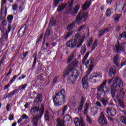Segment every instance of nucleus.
<instances>
[{
  "label": "nucleus",
  "mask_w": 126,
  "mask_h": 126,
  "mask_svg": "<svg viewBox=\"0 0 126 126\" xmlns=\"http://www.w3.org/2000/svg\"><path fill=\"white\" fill-rule=\"evenodd\" d=\"M88 56H89V52L86 53L82 60L83 64H85L86 67H88L89 66L88 70L87 71V75L90 74V72L92 71V69H93V67L94 66V59L93 58L91 57L87 63L85 62L86 59L88 58Z\"/></svg>",
  "instance_id": "nucleus-4"
},
{
  "label": "nucleus",
  "mask_w": 126,
  "mask_h": 126,
  "mask_svg": "<svg viewBox=\"0 0 126 126\" xmlns=\"http://www.w3.org/2000/svg\"><path fill=\"white\" fill-rule=\"evenodd\" d=\"M84 18V21H86L88 18V12L84 13L82 11L79 12L76 18V22L77 24H79L82 19Z\"/></svg>",
  "instance_id": "nucleus-6"
},
{
  "label": "nucleus",
  "mask_w": 126,
  "mask_h": 126,
  "mask_svg": "<svg viewBox=\"0 0 126 126\" xmlns=\"http://www.w3.org/2000/svg\"><path fill=\"white\" fill-rule=\"evenodd\" d=\"M8 38V34H7V31H6L1 36L0 39L2 41H7Z\"/></svg>",
  "instance_id": "nucleus-30"
},
{
  "label": "nucleus",
  "mask_w": 126,
  "mask_h": 126,
  "mask_svg": "<svg viewBox=\"0 0 126 126\" xmlns=\"http://www.w3.org/2000/svg\"><path fill=\"white\" fill-rule=\"evenodd\" d=\"M98 123L101 125H103V126H106V125H108V123L107 122V119L105 116H104V113L101 112L100 113V116L98 118Z\"/></svg>",
  "instance_id": "nucleus-10"
},
{
  "label": "nucleus",
  "mask_w": 126,
  "mask_h": 126,
  "mask_svg": "<svg viewBox=\"0 0 126 126\" xmlns=\"http://www.w3.org/2000/svg\"><path fill=\"white\" fill-rule=\"evenodd\" d=\"M82 85L84 89H87L88 88V77L87 75H85L82 78Z\"/></svg>",
  "instance_id": "nucleus-14"
},
{
  "label": "nucleus",
  "mask_w": 126,
  "mask_h": 126,
  "mask_svg": "<svg viewBox=\"0 0 126 126\" xmlns=\"http://www.w3.org/2000/svg\"><path fill=\"white\" fill-rule=\"evenodd\" d=\"M120 120L121 121L122 123H123V124H125V125H126V118L122 116L121 117V119Z\"/></svg>",
  "instance_id": "nucleus-55"
},
{
  "label": "nucleus",
  "mask_w": 126,
  "mask_h": 126,
  "mask_svg": "<svg viewBox=\"0 0 126 126\" xmlns=\"http://www.w3.org/2000/svg\"><path fill=\"white\" fill-rule=\"evenodd\" d=\"M12 9L13 10H16V9H17V5L16 4H14V5L12 6Z\"/></svg>",
  "instance_id": "nucleus-64"
},
{
  "label": "nucleus",
  "mask_w": 126,
  "mask_h": 126,
  "mask_svg": "<svg viewBox=\"0 0 126 126\" xmlns=\"http://www.w3.org/2000/svg\"><path fill=\"white\" fill-rule=\"evenodd\" d=\"M121 62V58L119 55L115 56L113 59V63L116 66L118 67L120 65V63Z\"/></svg>",
  "instance_id": "nucleus-19"
},
{
  "label": "nucleus",
  "mask_w": 126,
  "mask_h": 126,
  "mask_svg": "<svg viewBox=\"0 0 126 126\" xmlns=\"http://www.w3.org/2000/svg\"><path fill=\"white\" fill-rule=\"evenodd\" d=\"M12 19H13V15H9L7 17V20H8L9 23H11V22H12Z\"/></svg>",
  "instance_id": "nucleus-52"
},
{
  "label": "nucleus",
  "mask_w": 126,
  "mask_h": 126,
  "mask_svg": "<svg viewBox=\"0 0 126 126\" xmlns=\"http://www.w3.org/2000/svg\"><path fill=\"white\" fill-rule=\"evenodd\" d=\"M67 6V4L66 3H63L61 5H59L57 8V11L58 12H61V11H63L65 7Z\"/></svg>",
  "instance_id": "nucleus-25"
},
{
  "label": "nucleus",
  "mask_w": 126,
  "mask_h": 126,
  "mask_svg": "<svg viewBox=\"0 0 126 126\" xmlns=\"http://www.w3.org/2000/svg\"><path fill=\"white\" fill-rule=\"evenodd\" d=\"M98 41H97V40H95L92 47V52H93L95 50V48L96 47H97Z\"/></svg>",
  "instance_id": "nucleus-42"
},
{
  "label": "nucleus",
  "mask_w": 126,
  "mask_h": 126,
  "mask_svg": "<svg viewBox=\"0 0 126 126\" xmlns=\"http://www.w3.org/2000/svg\"><path fill=\"white\" fill-rule=\"evenodd\" d=\"M84 42V36L81 35L80 33H76L75 35L74 39H71L66 42V46L71 49L80 48Z\"/></svg>",
  "instance_id": "nucleus-2"
},
{
  "label": "nucleus",
  "mask_w": 126,
  "mask_h": 126,
  "mask_svg": "<svg viewBox=\"0 0 126 126\" xmlns=\"http://www.w3.org/2000/svg\"><path fill=\"white\" fill-rule=\"evenodd\" d=\"M92 43H93V38H92V37H91L87 42V45L88 47H90L91 45V44H92Z\"/></svg>",
  "instance_id": "nucleus-45"
},
{
  "label": "nucleus",
  "mask_w": 126,
  "mask_h": 126,
  "mask_svg": "<svg viewBox=\"0 0 126 126\" xmlns=\"http://www.w3.org/2000/svg\"><path fill=\"white\" fill-rule=\"evenodd\" d=\"M106 112L109 116H112V117H114L117 114V111L112 107H107Z\"/></svg>",
  "instance_id": "nucleus-16"
},
{
  "label": "nucleus",
  "mask_w": 126,
  "mask_h": 126,
  "mask_svg": "<svg viewBox=\"0 0 126 126\" xmlns=\"http://www.w3.org/2000/svg\"><path fill=\"white\" fill-rule=\"evenodd\" d=\"M74 123L75 126H85V124L84 123V120L82 118L79 119L78 118H76L74 119Z\"/></svg>",
  "instance_id": "nucleus-12"
},
{
  "label": "nucleus",
  "mask_w": 126,
  "mask_h": 126,
  "mask_svg": "<svg viewBox=\"0 0 126 126\" xmlns=\"http://www.w3.org/2000/svg\"><path fill=\"white\" fill-rule=\"evenodd\" d=\"M14 119V116L12 114H10L8 118L9 120L12 121Z\"/></svg>",
  "instance_id": "nucleus-60"
},
{
  "label": "nucleus",
  "mask_w": 126,
  "mask_h": 126,
  "mask_svg": "<svg viewBox=\"0 0 126 126\" xmlns=\"http://www.w3.org/2000/svg\"><path fill=\"white\" fill-rule=\"evenodd\" d=\"M21 118H22L23 120H25V119H29V117H28L26 114H24L21 117Z\"/></svg>",
  "instance_id": "nucleus-58"
},
{
  "label": "nucleus",
  "mask_w": 126,
  "mask_h": 126,
  "mask_svg": "<svg viewBox=\"0 0 126 126\" xmlns=\"http://www.w3.org/2000/svg\"><path fill=\"white\" fill-rule=\"evenodd\" d=\"M49 25L51 27L54 26V25H56V20H55L54 19H51L49 23Z\"/></svg>",
  "instance_id": "nucleus-51"
},
{
  "label": "nucleus",
  "mask_w": 126,
  "mask_h": 126,
  "mask_svg": "<svg viewBox=\"0 0 126 126\" xmlns=\"http://www.w3.org/2000/svg\"><path fill=\"white\" fill-rule=\"evenodd\" d=\"M17 93V90L15 89L14 91L10 92L9 94H8L6 98H11L14 94H16Z\"/></svg>",
  "instance_id": "nucleus-31"
},
{
  "label": "nucleus",
  "mask_w": 126,
  "mask_h": 126,
  "mask_svg": "<svg viewBox=\"0 0 126 126\" xmlns=\"http://www.w3.org/2000/svg\"><path fill=\"white\" fill-rule=\"evenodd\" d=\"M62 0H54V6H55V7H57V6H58V5L60 2V1Z\"/></svg>",
  "instance_id": "nucleus-56"
},
{
  "label": "nucleus",
  "mask_w": 126,
  "mask_h": 126,
  "mask_svg": "<svg viewBox=\"0 0 126 126\" xmlns=\"http://www.w3.org/2000/svg\"><path fill=\"white\" fill-rule=\"evenodd\" d=\"M91 5V0H87L86 2L83 5L82 9L83 10H86L89 8V6Z\"/></svg>",
  "instance_id": "nucleus-22"
},
{
  "label": "nucleus",
  "mask_w": 126,
  "mask_h": 126,
  "mask_svg": "<svg viewBox=\"0 0 126 126\" xmlns=\"http://www.w3.org/2000/svg\"><path fill=\"white\" fill-rule=\"evenodd\" d=\"M114 50L116 53L120 52V51H126L124 44H121L120 45L119 43L115 45Z\"/></svg>",
  "instance_id": "nucleus-17"
},
{
  "label": "nucleus",
  "mask_w": 126,
  "mask_h": 126,
  "mask_svg": "<svg viewBox=\"0 0 126 126\" xmlns=\"http://www.w3.org/2000/svg\"><path fill=\"white\" fill-rule=\"evenodd\" d=\"M86 122L88 123L90 125H91L92 123V121H91V119H90V117L88 116V115L86 116Z\"/></svg>",
  "instance_id": "nucleus-54"
},
{
  "label": "nucleus",
  "mask_w": 126,
  "mask_h": 126,
  "mask_svg": "<svg viewBox=\"0 0 126 126\" xmlns=\"http://www.w3.org/2000/svg\"><path fill=\"white\" fill-rule=\"evenodd\" d=\"M95 104L96 106H98V107H102V104H101L100 102L99 101H96L95 102Z\"/></svg>",
  "instance_id": "nucleus-63"
},
{
  "label": "nucleus",
  "mask_w": 126,
  "mask_h": 126,
  "mask_svg": "<svg viewBox=\"0 0 126 126\" xmlns=\"http://www.w3.org/2000/svg\"><path fill=\"white\" fill-rule=\"evenodd\" d=\"M126 64V59H123L122 60L121 64V67H123V66H125Z\"/></svg>",
  "instance_id": "nucleus-53"
},
{
  "label": "nucleus",
  "mask_w": 126,
  "mask_h": 126,
  "mask_svg": "<svg viewBox=\"0 0 126 126\" xmlns=\"http://www.w3.org/2000/svg\"><path fill=\"white\" fill-rule=\"evenodd\" d=\"M42 101V95L38 94L37 95L36 97L35 98L34 100V102H36V103H40Z\"/></svg>",
  "instance_id": "nucleus-35"
},
{
  "label": "nucleus",
  "mask_w": 126,
  "mask_h": 126,
  "mask_svg": "<svg viewBox=\"0 0 126 126\" xmlns=\"http://www.w3.org/2000/svg\"><path fill=\"white\" fill-rule=\"evenodd\" d=\"M124 97H125V93H124V91L122 89L120 92L117 94L116 97L119 100V105L122 109L125 108V104L124 103V101L122 100L124 99Z\"/></svg>",
  "instance_id": "nucleus-7"
},
{
  "label": "nucleus",
  "mask_w": 126,
  "mask_h": 126,
  "mask_svg": "<svg viewBox=\"0 0 126 126\" xmlns=\"http://www.w3.org/2000/svg\"><path fill=\"white\" fill-rule=\"evenodd\" d=\"M114 77H115L113 76L112 79H110L107 80L108 84H109V85H111V84L112 83L110 86L111 89L108 86H106L105 89L107 90L105 91L104 90L103 93L105 95H106V94L109 93L111 90V94L112 98H115V97H116V94L120 93L121 90L119 89V88H122L124 85V82H123V81H122L119 77L117 76L115 78V79H114Z\"/></svg>",
  "instance_id": "nucleus-1"
},
{
  "label": "nucleus",
  "mask_w": 126,
  "mask_h": 126,
  "mask_svg": "<svg viewBox=\"0 0 126 126\" xmlns=\"http://www.w3.org/2000/svg\"><path fill=\"white\" fill-rule=\"evenodd\" d=\"M125 5H126L124 4L123 6H120L117 7L116 9H117V10H118L119 12H122V11H123V10L125 9Z\"/></svg>",
  "instance_id": "nucleus-44"
},
{
  "label": "nucleus",
  "mask_w": 126,
  "mask_h": 126,
  "mask_svg": "<svg viewBox=\"0 0 126 126\" xmlns=\"http://www.w3.org/2000/svg\"><path fill=\"white\" fill-rule=\"evenodd\" d=\"M112 8H109L106 11L105 14L106 16H107V17H108L109 16H110L111 14H112Z\"/></svg>",
  "instance_id": "nucleus-39"
},
{
  "label": "nucleus",
  "mask_w": 126,
  "mask_h": 126,
  "mask_svg": "<svg viewBox=\"0 0 126 126\" xmlns=\"http://www.w3.org/2000/svg\"><path fill=\"white\" fill-rule=\"evenodd\" d=\"M17 77V75H15L13 77V79L10 80V83L12 84L15 79H16V78Z\"/></svg>",
  "instance_id": "nucleus-62"
},
{
  "label": "nucleus",
  "mask_w": 126,
  "mask_h": 126,
  "mask_svg": "<svg viewBox=\"0 0 126 126\" xmlns=\"http://www.w3.org/2000/svg\"><path fill=\"white\" fill-rule=\"evenodd\" d=\"M98 107H92L91 109L90 113L92 116H95V115H97V113H98Z\"/></svg>",
  "instance_id": "nucleus-26"
},
{
  "label": "nucleus",
  "mask_w": 126,
  "mask_h": 126,
  "mask_svg": "<svg viewBox=\"0 0 126 126\" xmlns=\"http://www.w3.org/2000/svg\"><path fill=\"white\" fill-rule=\"evenodd\" d=\"M120 17H121V16H120V15L115 14L113 16V19L115 21H118L119 19H120Z\"/></svg>",
  "instance_id": "nucleus-47"
},
{
  "label": "nucleus",
  "mask_w": 126,
  "mask_h": 126,
  "mask_svg": "<svg viewBox=\"0 0 126 126\" xmlns=\"http://www.w3.org/2000/svg\"><path fill=\"white\" fill-rule=\"evenodd\" d=\"M6 2V0H1V1L0 21V20H1V15H2L3 13H4V14H6V11L7 10V9H6V7L4 5V4H5Z\"/></svg>",
  "instance_id": "nucleus-9"
},
{
  "label": "nucleus",
  "mask_w": 126,
  "mask_h": 126,
  "mask_svg": "<svg viewBox=\"0 0 126 126\" xmlns=\"http://www.w3.org/2000/svg\"><path fill=\"white\" fill-rule=\"evenodd\" d=\"M77 79L76 77H73L71 75L68 77L67 79V82L69 84L74 85L75 83V80Z\"/></svg>",
  "instance_id": "nucleus-24"
},
{
  "label": "nucleus",
  "mask_w": 126,
  "mask_h": 126,
  "mask_svg": "<svg viewBox=\"0 0 126 126\" xmlns=\"http://www.w3.org/2000/svg\"><path fill=\"white\" fill-rule=\"evenodd\" d=\"M107 85V80H105L102 82V83L97 87V91L99 93H103L105 90V87Z\"/></svg>",
  "instance_id": "nucleus-15"
},
{
  "label": "nucleus",
  "mask_w": 126,
  "mask_h": 126,
  "mask_svg": "<svg viewBox=\"0 0 126 126\" xmlns=\"http://www.w3.org/2000/svg\"><path fill=\"white\" fill-rule=\"evenodd\" d=\"M89 106H90V103H87L85 105V109L84 111V114H86L88 112V109H89Z\"/></svg>",
  "instance_id": "nucleus-36"
},
{
  "label": "nucleus",
  "mask_w": 126,
  "mask_h": 126,
  "mask_svg": "<svg viewBox=\"0 0 126 126\" xmlns=\"http://www.w3.org/2000/svg\"><path fill=\"white\" fill-rule=\"evenodd\" d=\"M73 58H74V54H73L72 55H71L70 56H69L68 57L67 60V63H70V62H71V61L72 60H73Z\"/></svg>",
  "instance_id": "nucleus-41"
},
{
  "label": "nucleus",
  "mask_w": 126,
  "mask_h": 126,
  "mask_svg": "<svg viewBox=\"0 0 126 126\" xmlns=\"http://www.w3.org/2000/svg\"><path fill=\"white\" fill-rule=\"evenodd\" d=\"M97 78H98V79L102 78V75L100 73L95 75H91L89 81L90 82H92V83H95V82H96V79Z\"/></svg>",
  "instance_id": "nucleus-11"
},
{
  "label": "nucleus",
  "mask_w": 126,
  "mask_h": 126,
  "mask_svg": "<svg viewBox=\"0 0 126 126\" xmlns=\"http://www.w3.org/2000/svg\"><path fill=\"white\" fill-rule=\"evenodd\" d=\"M85 102V98L84 97L82 96L80 103H79L77 106V110L78 112H81L83 108V105H84V103Z\"/></svg>",
  "instance_id": "nucleus-18"
},
{
  "label": "nucleus",
  "mask_w": 126,
  "mask_h": 126,
  "mask_svg": "<svg viewBox=\"0 0 126 126\" xmlns=\"http://www.w3.org/2000/svg\"><path fill=\"white\" fill-rule=\"evenodd\" d=\"M34 57V58L33 60L32 67H35V66L36 65V63H37V56L34 54L33 55V57Z\"/></svg>",
  "instance_id": "nucleus-49"
},
{
  "label": "nucleus",
  "mask_w": 126,
  "mask_h": 126,
  "mask_svg": "<svg viewBox=\"0 0 126 126\" xmlns=\"http://www.w3.org/2000/svg\"><path fill=\"white\" fill-rule=\"evenodd\" d=\"M67 74H71L72 76L76 77L77 79V77H78L79 75V71L75 69H66L64 72L63 76H64V75H67Z\"/></svg>",
  "instance_id": "nucleus-8"
},
{
  "label": "nucleus",
  "mask_w": 126,
  "mask_h": 126,
  "mask_svg": "<svg viewBox=\"0 0 126 126\" xmlns=\"http://www.w3.org/2000/svg\"><path fill=\"white\" fill-rule=\"evenodd\" d=\"M39 112V107H33L31 109V114L32 116H36Z\"/></svg>",
  "instance_id": "nucleus-23"
},
{
  "label": "nucleus",
  "mask_w": 126,
  "mask_h": 126,
  "mask_svg": "<svg viewBox=\"0 0 126 126\" xmlns=\"http://www.w3.org/2000/svg\"><path fill=\"white\" fill-rule=\"evenodd\" d=\"M103 106L106 107L107 106V104H108V100L105 98H102L100 101Z\"/></svg>",
  "instance_id": "nucleus-40"
},
{
  "label": "nucleus",
  "mask_w": 126,
  "mask_h": 126,
  "mask_svg": "<svg viewBox=\"0 0 126 126\" xmlns=\"http://www.w3.org/2000/svg\"><path fill=\"white\" fill-rule=\"evenodd\" d=\"M117 71V67L115 65L112 66L109 71V76H111V77L113 75H115L116 74V72Z\"/></svg>",
  "instance_id": "nucleus-20"
},
{
  "label": "nucleus",
  "mask_w": 126,
  "mask_h": 126,
  "mask_svg": "<svg viewBox=\"0 0 126 126\" xmlns=\"http://www.w3.org/2000/svg\"><path fill=\"white\" fill-rule=\"evenodd\" d=\"M80 53L81 55L84 56V54L86 53V46L85 45H83L81 48Z\"/></svg>",
  "instance_id": "nucleus-37"
},
{
  "label": "nucleus",
  "mask_w": 126,
  "mask_h": 126,
  "mask_svg": "<svg viewBox=\"0 0 126 126\" xmlns=\"http://www.w3.org/2000/svg\"><path fill=\"white\" fill-rule=\"evenodd\" d=\"M27 84H25L22 86H19L18 89H16V90H17V92H19L21 90H25L26 87H27Z\"/></svg>",
  "instance_id": "nucleus-29"
},
{
  "label": "nucleus",
  "mask_w": 126,
  "mask_h": 126,
  "mask_svg": "<svg viewBox=\"0 0 126 126\" xmlns=\"http://www.w3.org/2000/svg\"><path fill=\"white\" fill-rule=\"evenodd\" d=\"M40 118V116L38 115L36 117H34L32 118V121L33 123V126H37L38 125V122H39V119Z\"/></svg>",
  "instance_id": "nucleus-27"
},
{
  "label": "nucleus",
  "mask_w": 126,
  "mask_h": 126,
  "mask_svg": "<svg viewBox=\"0 0 126 126\" xmlns=\"http://www.w3.org/2000/svg\"><path fill=\"white\" fill-rule=\"evenodd\" d=\"M75 22H73L71 24H70L67 28V30L68 31H70V29H72L74 28L75 27Z\"/></svg>",
  "instance_id": "nucleus-34"
},
{
  "label": "nucleus",
  "mask_w": 126,
  "mask_h": 126,
  "mask_svg": "<svg viewBox=\"0 0 126 126\" xmlns=\"http://www.w3.org/2000/svg\"><path fill=\"white\" fill-rule=\"evenodd\" d=\"M39 72H43L45 70V67L44 66H41L38 69Z\"/></svg>",
  "instance_id": "nucleus-57"
},
{
  "label": "nucleus",
  "mask_w": 126,
  "mask_h": 126,
  "mask_svg": "<svg viewBox=\"0 0 126 126\" xmlns=\"http://www.w3.org/2000/svg\"><path fill=\"white\" fill-rule=\"evenodd\" d=\"M120 36L122 38H126V32H122Z\"/></svg>",
  "instance_id": "nucleus-61"
},
{
  "label": "nucleus",
  "mask_w": 126,
  "mask_h": 126,
  "mask_svg": "<svg viewBox=\"0 0 126 126\" xmlns=\"http://www.w3.org/2000/svg\"><path fill=\"white\" fill-rule=\"evenodd\" d=\"M44 118L46 122H48V121H50V115H49V112L48 111L46 112Z\"/></svg>",
  "instance_id": "nucleus-43"
},
{
  "label": "nucleus",
  "mask_w": 126,
  "mask_h": 126,
  "mask_svg": "<svg viewBox=\"0 0 126 126\" xmlns=\"http://www.w3.org/2000/svg\"><path fill=\"white\" fill-rule=\"evenodd\" d=\"M27 28V26L26 24H24L21 27L18 31V35H19V37L21 38V37H23V36L25 35V32L26 31Z\"/></svg>",
  "instance_id": "nucleus-13"
},
{
  "label": "nucleus",
  "mask_w": 126,
  "mask_h": 126,
  "mask_svg": "<svg viewBox=\"0 0 126 126\" xmlns=\"http://www.w3.org/2000/svg\"><path fill=\"white\" fill-rule=\"evenodd\" d=\"M73 1H74V0H71L67 7V11L68 13H71L72 15L74 16H75V14L78 12V10H79V5H77L74 8V11L72 12V7L73 6Z\"/></svg>",
  "instance_id": "nucleus-5"
},
{
  "label": "nucleus",
  "mask_w": 126,
  "mask_h": 126,
  "mask_svg": "<svg viewBox=\"0 0 126 126\" xmlns=\"http://www.w3.org/2000/svg\"><path fill=\"white\" fill-rule=\"evenodd\" d=\"M44 108L45 106L44 105V104H41L40 109L39 110V113L41 117H42L43 116V114H44V111L45 110Z\"/></svg>",
  "instance_id": "nucleus-38"
},
{
  "label": "nucleus",
  "mask_w": 126,
  "mask_h": 126,
  "mask_svg": "<svg viewBox=\"0 0 126 126\" xmlns=\"http://www.w3.org/2000/svg\"><path fill=\"white\" fill-rule=\"evenodd\" d=\"M50 34H51V31H50V30L47 29L45 32L44 37L48 38V37L50 36Z\"/></svg>",
  "instance_id": "nucleus-46"
},
{
  "label": "nucleus",
  "mask_w": 126,
  "mask_h": 126,
  "mask_svg": "<svg viewBox=\"0 0 126 126\" xmlns=\"http://www.w3.org/2000/svg\"><path fill=\"white\" fill-rule=\"evenodd\" d=\"M53 102L55 106H61L65 102V91L62 90L53 96Z\"/></svg>",
  "instance_id": "nucleus-3"
},
{
  "label": "nucleus",
  "mask_w": 126,
  "mask_h": 126,
  "mask_svg": "<svg viewBox=\"0 0 126 126\" xmlns=\"http://www.w3.org/2000/svg\"><path fill=\"white\" fill-rule=\"evenodd\" d=\"M67 110V106L66 105L64 106L62 109V116H63L65 113V111Z\"/></svg>",
  "instance_id": "nucleus-50"
},
{
  "label": "nucleus",
  "mask_w": 126,
  "mask_h": 126,
  "mask_svg": "<svg viewBox=\"0 0 126 126\" xmlns=\"http://www.w3.org/2000/svg\"><path fill=\"white\" fill-rule=\"evenodd\" d=\"M79 63V62L78 61L75 60H74L69 66L68 69H72L73 68H76L77 66H78V64Z\"/></svg>",
  "instance_id": "nucleus-21"
},
{
  "label": "nucleus",
  "mask_w": 126,
  "mask_h": 126,
  "mask_svg": "<svg viewBox=\"0 0 126 126\" xmlns=\"http://www.w3.org/2000/svg\"><path fill=\"white\" fill-rule=\"evenodd\" d=\"M57 126H64V121L58 119Z\"/></svg>",
  "instance_id": "nucleus-33"
},
{
  "label": "nucleus",
  "mask_w": 126,
  "mask_h": 126,
  "mask_svg": "<svg viewBox=\"0 0 126 126\" xmlns=\"http://www.w3.org/2000/svg\"><path fill=\"white\" fill-rule=\"evenodd\" d=\"M58 80H59V76H56L53 78V80L52 81L53 84L58 83Z\"/></svg>",
  "instance_id": "nucleus-48"
},
{
  "label": "nucleus",
  "mask_w": 126,
  "mask_h": 126,
  "mask_svg": "<svg viewBox=\"0 0 126 126\" xmlns=\"http://www.w3.org/2000/svg\"><path fill=\"white\" fill-rule=\"evenodd\" d=\"M109 29H110L108 28H106L100 30L99 32V34H98V37H101V36H103L105 33L109 32Z\"/></svg>",
  "instance_id": "nucleus-28"
},
{
  "label": "nucleus",
  "mask_w": 126,
  "mask_h": 126,
  "mask_svg": "<svg viewBox=\"0 0 126 126\" xmlns=\"http://www.w3.org/2000/svg\"><path fill=\"white\" fill-rule=\"evenodd\" d=\"M28 54V51H27L25 53H23V58L22 57V60H24V58L26 57V56H27V54Z\"/></svg>",
  "instance_id": "nucleus-59"
},
{
  "label": "nucleus",
  "mask_w": 126,
  "mask_h": 126,
  "mask_svg": "<svg viewBox=\"0 0 126 126\" xmlns=\"http://www.w3.org/2000/svg\"><path fill=\"white\" fill-rule=\"evenodd\" d=\"M69 32H68L65 37H64V40H67V39H68V38H69V37H70V36H71V35H72V33H73V31H68Z\"/></svg>",
  "instance_id": "nucleus-32"
}]
</instances>
